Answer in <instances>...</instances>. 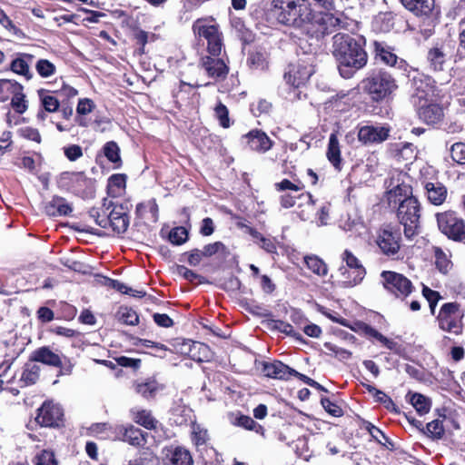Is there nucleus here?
I'll return each instance as SVG.
<instances>
[{
  "instance_id": "nucleus-1",
  "label": "nucleus",
  "mask_w": 465,
  "mask_h": 465,
  "mask_svg": "<svg viewBox=\"0 0 465 465\" xmlns=\"http://www.w3.org/2000/svg\"><path fill=\"white\" fill-rule=\"evenodd\" d=\"M365 38L338 33L332 37L331 53L338 63L340 74L350 79L354 74L363 68L368 62V54L364 49Z\"/></svg>"
},
{
  "instance_id": "nucleus-2",
  "label": "nucleus",
  "mask_w": 465,
  "mask_h": 465,
  "mask_svg": "<svg viewBox=\"0 0 465 465\" xmlns=\"http://www.w3.org/2000/svg\"><path fill=\"white\" fill-rule=\"evenodd\" d=\"M354 25V20L341 11H314L310 6V15L303 27L307 34L321 40L331 33L343 29L349 31Z\"/></svg>"
},
{
  "instance_id": "nucleus-3",
  "label": "nucleus",
  "mask_w": 465,
  "mask_h": 465,
  "mask_svg": "<svg viewBox=\"0 0 465 465\" xmlns=\"http://www.w3.org/2000/svg\"><path fill=\"white\" fill-rule=\"evenodd\" d=\"M361 88L375 103H388L398 90L396 79L387 71L377 69L370 72L361 82Z\"/></svg>"
},
{
  "instance_id": "nucleus-4",
  "label": "nucleus",
  "mask_w": 465,
  "mask_h": 465,
  "mask_svg": "<svg viewBox=\"0 0 465 465\" xmlns=\"http://www.w3.org/2000/svg\"><path fill=\"white\" fill-rule=\"evenodd\" d=\"M270 12L279 24L302 28L310 15V5L306 0H272Z\"/></svg>"
},
{
  "instance_id": "nucleus-5",
  "label": "nucleus",
  "mask_w": 465,
  "mask_h": 465,
  "mask_svg": "<svg viewBox=\"0 0 465 465\" xmlns=\"http://www.w3.org/2000/svg\"><path fill=\"white\" fill-rule=\"evenodd\" d=\"M58 188L70 192L82 198L93 197L94 180L83 172H63L56 179Z\"/></svg>"
},
{
  "instance_id": "nucleus-6",
  "label": "nucleus",
  "mask_w": 465,
  "mask_h": 465,
  "mask_svg": "<svg viewBox=\"0 0 465 465\" xmlns=\"http://www.w3.org/2000/svg\"><path fill=\"white\" fill-rule=\"evenodd\" d=\"M397 217L404 227L405 237L411 239L418 234L420 218V204L417 198L410 196L399 203Z\"/></svg>"
},
{
  "instance_id": "nucleus-7",
  "label": "nucleus",
  "mask_w": 465,
  "mask_h": 465,
  "mask_svg": "<svg viewBox=\"0 0 465 465\" xmlns=\"http://www.w3.org/2000/svg\"><path fill=\"white\" fill-rule=\"evenodd\" d=\"M435 217L441 233L451 241L465 244V221L456 212L437 213Z\"/></svg>"
},
{
  "instance_id": "nucleus-8",
  "label": "nucleus",
  "mask_w": 465,
  "mask_h": 465,
  "mask_svg": "<svg viewBox=\"0 0 465 465\" xmlns=\"http://www.w3.org/2000/svg\"><path fill=\"white\" fill-rule=\"evenodd\" d=\"M375 242L381 254L399 259L401 247V232L399 228L386 226L379 230Z\"/></svg>"
},
{
  "instance_id": "nucleus-9",
  "label": "nucleus",
  "mask_w": 465,
  "mask_h": 465,
  "mask_svg": "<svg viewBox=\"0 0 465 465\" xmlns=\"http://www.w3.org/2000/svg\"><path fill=\"white\" fill-rule=\"evenodd\" d=\"M29 359L31 361L60 368V374L62 375L71 374L74 368V364L66 356L54 352L48 346H43L35 350Z\"/></svg>"
},
{
  "instance_id": "nucleus-10",
  "label": "nucleus",
  "mask_w": 465,
  "mask_h": 465,
  "mask_svg": "<svg viewBox=\"0 0 465 465\" xmlns=\"http://www.w3.org/2000/svg\"><path fill=\"white\" fill-rule=\"evenodd\" d=\"M462 314L460 304L457 302L444 303L437 316L438 324L440 330L455 335L462 332Z\"/></svg>"
},
{
  "instance_id": "nucleus-11",
  "label": "nucleus",
  "mask_w": 465,
  "mask_h": 465,
  "mask_svg": "<svg viewBox=\"0 0 465 465\" xmlns=\"http://www.w3.org/2000/svg\"><path fill=\"white\" fill-rule=\"evenodd\" d=\"M349 269L341 267L339 272L343 277L341 285L345 288L353 287L361 282L366 271L360 260L349 250H345L341 255Z\"/></svg>"
},
{
  "instance_id": "nucleus-12",
  "label": "nucleus",
  "mask_w": 465,
  "mask_h": 465,
  "mask_svg": "<svg viewBox=\"0 0 465 465\" xmlns=\"http://www.w3.org/2000/svg\"><path fill=\"white\" fill-rule=\"evenodd\" d=\"M35 420L41 427L59 428L64 425V410L58 403L46 401L37 409Z\"/></svg>"
},
{
  "instance_id": "nucleus-13",
  "label": "nucleus",
  "mask_w": 465,
  "mask_h": 465,
  "mask_svg": "<svg viewBox=\"0 0 465 465\" xmlns=\"http://www.w3.org/2000/svg\"><path fill=\"white\" fill-rule=\"evenodd\" d=\"M383 287L398 298H405L414 289L412 282L403 274L383 271L381 274Z\"/></svg>"
},
{
  "instance_id": "nucleus-14",
  "label": "nucleus",
  "mask_w": 465,
  "mask_h": 465,
  "mask_svg": "<svg viewBox=\"0 0 465 465\" xmlns=\"http://www.w3.org/2000/svg\"><path fill=\"white\" fill-rule=\"evenodd\" d=\"M280 203L285 209L293 207L295 204L300 209L304 205L306 210H301L297 213L301 220L307 221L313 212L315 202L310 193H302L298 195H293L292 193H284L280 196Z\"/></svg>"
},
{
  "instance_id": "nucleus-15",
  "label": "nucleus",
  "mask_w": 465,
  "mask_h": 465,
  "mask_svg": "<svg viewBox=\"0 0 465 465\" xmlns=\"http://www.w3.org/2000/svg\"><path fill=\"white\" fill-rule=\"evenodd\" d=\"M193 32L207 40L208 52L219 55L223 48V40L219 28L215 25H203L199 20L193 25Z\"/></svg>"
},
{
  "instance_id": "nucleus-16",
  "label": "nucleus",
  "mask_w": 465,
  "mask_h": 465,
  "mask_svg": "<svg viewBox=\"0 0 465 465\" xmlns=\"http://www.w3.org/2000/svg\"><path fill=\"white\" fill-rule=\"evenodd\" d=\"M413 94L412 103L419 105L431 101L435 96V81L429 75L419 74L412 80Z\"/></svg>"
},
{
  "instance_id": "nucleus-17",
  "label": "nucleus",
  "mask_w": 465,
  "mask_h": 465,
  "mask_svg": "<svg viewBox=\"0 0 465 465\" xmlns=\"http://www.w3.org/2000/svg\"><path fill=\"white\" fill-rule=\"evenodd\" d=\"M372 45L376 61H380L388 66L407 71L408 64L406 61L402 58H399L385 43L374 41Z\"/></svg>"
},
{
  "instance_id": "nucleus-18",
  "label": "nucleus",
  "mask_w": 465,
  "mask_h": 465,
  "mask_svg": "<svg viewBox=\"0 0 465 465\" xmlns=\"http://www.w3.org/2000/svg\"><path fill=\"white\" fill-rule=\"evenodd\" d=\"M313 73L314 69L311 64L298 63L289 66V71L284 74V79L293 87H300L307 83Z\"/></svg>"
},
{
  "instance_id": "nucleus-19",
  "label": "nucleus",
  "mask_w": 465,
  "mask_h": 465,
  "mask_svg": "<svg viewBox=\"0 0 465 465\" xmlns=\"http://www.w3.org/2000/svg\"><path fill=\"white\" fill-rule=\"evenodd\" d=\"M163 465H193L191 452L182 446H168L163 449Z\"/></svg>"
},
{
  "instance_id": "nucleus-20",
  "label": "nucleus",
  "mask_w": 465,
  "mask_h": 465,
  "mask_svg": "<svg viewBox=\"0 0 465 465\" xmlns=\"http://www.w3.org/2000/svg\"><path fill=\"white\" fill-rule=\"evenodd\" d=\"M390 128L385 126L364 125L358 131V139L363 144L381 143L388 139Z\"/></svg>"
},
{
  "instance_id": "nucleus-21",
  "label": "nucleus",
  "mask_w": 465,
  "mask_h": 465,
  "mask_svg": "<svg viewBox=\"0 0 465 465\" xmlns=\"http://www.w3.org/2000/svg\"><path fill=\"white\" fill-rule=\"evenodd\" d=\"M242 139L245 140L250 150L259 153H265L273 145V142L266 133L260 129L251 130L248 134L242 136Z\"/></svg>"
},
{
  "instance_id": "nucleus-22",
  "label": "nucleus",
  "mask_w": 465,
  "mask_h": 465,
  "mask_svg": "<svg viewBox=\"0 0 465 465\" xmlns=\"http://www.w3.org/2000/svg\"><path fill=\"white\" fill-rule=\"evenodd\" d=\"M109 223V227L118 234L126 232L129 226L128 208L124 204H115L111 209V218L106 220Z\"/></svg>"
},
{
  "instance_id": "nucleus-23",
  "label": "nucleus",
  "mask_w": 465,
  "mask_h": 465,
  "mask_svg": "<svg viewBox=\"0 0 465 465\" xmlns=\"http://www.w3.org/2000/svg\"><path fill=\"white\" fill-rule=\"evenodd\" d=\"M202 66L208 76L216 81L225 79L229 72V67L221 58L204 56L202 58Z\"/></svg>"
},
{
  "instance_id": "nucleus-24",
  "label": "nucleus",
  "mask_w": 465,
  "mask_h": 465,
  "mask_svg": "<svg viewBox=\"0 0 465 465\" xmlns=\"http://www.w3.org/2000/svg\"><path fill=\"white\" fill-rule=\"evenodd\" d=\"M292 368L281 361H273L272 362H262V371L264 376L276 380L288 381L291 378Z\"/></svg>"
},
{
  "instance_id": "nucleus-25",
  "label": "nucleus",
  "mask_w": 465,
  "mask_h": 465,
  "mask_svg": "<svg viewBox=\"0 0 465 465\" xmlns=\"http://www.w3.org/2000/svg\"><path fill=\"white\" fill-rule=\"evenodd\" d=\"M34 59L35 55L33 54L19 53L11 62L10 70L16 74L24 76L26 80H31L33 78V73L30 66L33 64Z\"/></svg>"
},
{
  "instance_id": "nucleus-26",
  "label": "nucleus",
  "mask_w": 465,
  "mask_h": 465,
  "mask_svg": "<svg viewBox=\"0 0 465 465\" xmlns=\"http://www.w3.org/2000/svg\"><path fill=\"white\" fill-rule=\"evenodd\" d=\"M416 106L420 119L427 124H436L443 118V110L437 104L422 103Z\"/></svg>"
},
{
  "instance_id": "nucleus-27",
  "label": "nucleus",
  "mask_w": 465,
  "mask_h": 465,
  "mask_svg": "<svg viewBox=\"0 0 465 465\" xmlns=\"http://www.w3.org/2000/svg\"><path fill=\"white\" fill-rule=\"evenodd\" d=\"M73 207L65 198L54 195L45 204V213L48 216H68L72 213Z\"/></svg>"
},
{
  "instance_id": "nucleus-28",
  "label": "nucleus",
  "mask_w": 465,
  "mask_h": 465,
  "mask_svg": "<svg viewBox=\"0 0 465 465\" xmlns=\"http://www.w3.org/2000/svg\"><path fill=\"white\" fill-rule=\"evenodd\" d=\"M424 189L427 199L431 204L440 205L445 202L448 191L443 183L438 181L427 182L424 184Z\"/></svg>"
},
{
  "instance_id": "nucleus-29",
  "label": "nucleus",
  "mask_w": 465,
  "mask_h": 465,
  "mask_svg": "<svg viewBox=\"0 0 465 465\" xmlns=\"http://www.w3.org/2000/svg\"><path fill=\"white\" fill-rule=\"evenodd\" d=\"M448 54L444 45H435L427 54V62L430 69L434 72H441L447 62Z\"/></svg>"
},
{
  "instance_id": "nucleus-30",
  "label": "nucleus",
  "mask_w": 465,
  "mask_h": 465,
  "mask_svg": "<svg viewBox=\"0 0 465 465\" xmlns=\"http://www.w3.org/2000/svg\"><path fill=\"white\" fill-rule=\"evenodd\" d=\"M115 206V203L107 199H104L101 207H93L89 211V215L94 219L97 225L102 228H108L109 223L106 220L111 218V209Z\"/></svg>"
},
{
  "instance_id": "nucleus-31",
  "label": "nucleus",
  "mask_w": 465,
  "mask_h": 465,
  "mask_svg": "<svg viewBox=\"0 0 465 465\" xmlns=\"http://www.w3.org/2000/svg\"><path fill=\"white\" fill-rule=\"evenodd\" d=\"M148 433L143 431L141 429L129 425L124 427L122 440L129 444L136 447H142L146 444Z\"/></svg>"
},
{
  "instance_id": "nucleus-32",
  "label": "nucleus",
  "mask_w": 465,
  "mask_h": 465,
  "mask_svg": "<svg viewBox=\"0 0 465 465\" xmlns=\"http://www.w3.org/2000/svg\"><path fill=\"white\" fill-rule=\"evenodd\" d=\"M401 2L405 8L416 15H427L434 6V0H401Z\"/></svg>"
},
{
  "instance_id": "nucleus-33",
  "label": "nucleus",
  "mask_w": 465,
  "mask_h": 465,
  "mask_svg": "<svg viewBox=\"0 0 465 465\" xmlns=\"http://www.w3.org/2000/svg\"><path fill=\"white\" fill-rule=\"evenodd\" d=\"M329 162L338 170L341 169V157L340 143L336 133H331L329 137L328 149L326 153Z\"/></svg>"
},
{
  "instance_id": "nucleus-34",
  "label": "nucleus",
  "mask_w": 465,
  "mask_h": 465,
  "mask_svg": "<svg viewBox=\"0 0 465 465\" xmlns=\"http://www.w3.org/2000/svg\"><path fill=\"white\" fill-rule=\"evenodd\" d=\"M406 397L420 415L427 414L430 411L431 400L425 395L410 391Z\"/></svg>"
},
{
  "instance_id": "nucleus-35",
  "label": "nucleus",
  "mask_w": 465,
  "mask_h": 465,
  "mask_svg": "<svg viewBox=\"0 0 465 465\" xmlns=\"http://www.w3.org/2000/svg\"><path fill=\"white\" fill-rule=\"evenodd\" d=\"M135 391L145 399L153 398L160 390V385L155 380L146 379L134 384Z\"/></svg>"
},
{
  "instance_id": "nucleus-36",
  "label": "nucleus",
  "mask_w": 465,
  "mask_h": 465,
  "mask_svg": "<svg viewBox=\"0 0 465 465\" xmlns=\"http://www.w3.org/2000/svg\"><path fill=\"white\" fill-rule=\"evenodd\" d=\"M20 90H24V87L15 80L0 79V102L7 101L10 96Z\"/></svg>"
},
{
  "instance_id": "nucleus-37",
  "label": "nucleus",
  "mask_w": 465,
  "mask_h": 465,
  "mask_svg": "<svg viewBox=\"0 0 465 465\" xmlns=\"http://www.w3.org/2000/svg\"><path fill=\"white\" fill-rule=\"evenodd\" d=\"M134 420L136 423L143 426L147 430L155 429L157 420L153 417L152 412L148 410H132Z\"/></svg>"
},
{
  "instance_id": "nucleus-38",
  "label": "nucleus",
  "mask_w": 465,
  "mask_h": 465,
  "mask_svg": "<svg viewBox=\"0 0 465 465\" xmlns=\"http://www.w3.org/2000/svg\"><path fill=\"white\" fill-rule=\"evenodd\" d=\"M103 152L107 160L118 168L122 164V159L120 156V148L114 141L105 143L103 147Z\"/></svg>"
},
{
  "instance_id": "nucleus-39",
  "label": "nucleus",
  "mask_w": 465,
  "mask_h": 465,
  "mask_svg": "<svg viewBox=\"0 0 465 465\" xmlns=\"http://www.w3.org/2000/svg\"><path fill=\"white\" fill-rule=\"evenodd\" d=\"M409 193H411V187L401 183L396 185L393 189L388 192V202L389 204L392 203L397 204L400 203L406 197H410Z\"/></svg>"
},
{
  "instance_id": "nucleus-40",
  "label": "nucleus",
  "mask_w": 465,
  "mask_h": 465,
  "mask_svg": "<svg viewBox=\"0 0 465 465\" xmlns=\"http://www.w3.org/2000/svg\"><path fill=\"white\" fill-rule=\"evenodd\" d=\"M234 425L244 428L249 430H253L258 434L264 435V428L257 423L252 418L247 415H240L233 422Z\"/></svg>"
},
{
  "instance_id": "nucleus-41",
  "label": "nucleus",
  "mask_w": 465,
  "mask_h": 465,
  "mask_svg": "<svg viewBox=\"0 0 465 465\" xmlns=\"http://www.w3.org/2000/svg\"><path fill=\"white\" fill-rule=\"evenodd\" d=\"M305 263L313 273L319 276H325L328 273L326 263L316 255L306 256Z\"/></svg>"
},
{
  "instance_id": "nucleus-42",
  "label": "nucleus",
  "mask_w": 465,
  "mask_h": 465,
  "mask_svg": "<svg viewBox=\"0 0 465 465\" xmlns=\"http://www.w3.org/2000/svg\"><path fill=\"white\" fill-rule=\"evenodd\" d=\"M106 282L109 287L120 292L121 293L129 294L131 296L139 298H142L146 294L145 291L134 290L117 280L106 278Z\"/></svg>"
},
{
  "instance_id": "nucleus-43",
  "label": "nucleus",
  "mask_w": 465,
  "mask_h": 465,
  "mask_svg": "<svg viewBox=\"0 0 465 465\" xmlns=\"http://www.w3.org/2000/svg\"><path fill=\"white\" fill-rule=\"evenodd\" d=\"M171 415L173 423L179 426L185 425L192 419V410L184 406H177L172 410Z\"/></svg>"
},
{
  "instance_id": "nucleus-44",
  "label": "nucleus",
  "mask_w": 465,
  "mask_h": 465,
  "mask_svg": "<svg viewBox=\"0 0 465 465\" xmlns=\"http://www.w3.org/2000/svg\"><path fill=\"white\" fill-rule=\"evenodd\" d=\"M434 253L436 268L443 274L448 273L452 268L449 255L439 247L435 249Z\"/></svg>"
},
{
  "instance_id": "nucleus-45",
  "label": "nucleus",
  "mask_w": 465,
  "mask_h": 465,
  "mask_svg": "<svg viewBox=\"0 0 465 465\" xmlns=\"http://www.w3.org/2000/svg\"><path fill=\"white\" fill-rule=\"evenodd\" d=\"M209 347L200 341H193L191 347L189 358L195 361H203L208 358Z\"/></svg>"
},
{
  "instance_id": "nucleus-46",
  "label": "nucleus",
  "mask_w": 465,
  "mask_h": 465,
  "mask_svg": "<svg viewBox=\"0 0 465 465\" xmlns=\"http://www.w3.org/2000/svg\"><path fill=\"white\" fill-rule=\"evenodd\" d=\"M40 373V368L37 365H26L24 369L20 381L25 386L35 384Z\"/></svg>"
},
{
  "instance_id": "nucleus-47",
  "label": "nucleus",
  "mask_w": 465,
  "mask_h": 465,
  "mask_svg": "<svg viewBox=\"0 0 465 465\" xmlns=\"http://www.w3.org/2000/svg\"><path fill=\"white\" fill-rule=\"evenodd\" d=\"M41 103L45 111L49 113L56 112L59 108V101L56 97L49 94L47 91L41 89L38 91Z\"/></svg>"
},
{
  "instance_id": "nucleus-48",
  "label": "nucleus",
  "mask_w": 465,
  "mask_h": 465,
  "mask_svg": "<svg viewBox=\"0 0 465 465\" xmlns=\"http://www.w3.org/2000/svg\"><path fill=\"white\" fill-rule=\"evenodd\" d=\"M118 315L119 321L124 324L135 326L139 323V316L132 308H120Z\"/></svg>"
},
{
  "instance_id": "nucleus-49",
  "label": "nucleus",
  "mask_w": 465,
  "mask_h": 465,
  "mask_svg": "<svg viewBox=\"0 0 465 465\" xmlns=\"http://www.w3.org/2000/svg\"><path fill=\"white\" fill-rule=\"evenodd\" d=\"M444 427L442 421L434 420L426 425L424 433L432 440H440L444 435Z\"/></svg>"
},
{
  "instance_id": "nucleus-50",
  "label": "nucleus",
  "mask_w": 465,
  "mask_h": 465,
  "mask_svg": "<svg viewBox=\"0 0 465 465\" xmlns=\"http://www.w3.org/2000/svg\"><path fill=\"white\" fill-rule=\"evenodd\" d=\"M35 70L43 78H48L56 72L55 65L47 59H39L35 64Z\"/></svg>"
},
{
  "instance_id": "nucleus-51",
  "label": "nucleus",
  "mask_w": 465,
  "mask_h": 465,
  "mask_svg": "<svg viewBox=\"0 0 465 465\" xmlns=\"http://www.w3.org/2000/svg\"><path fill=\"white\" fill-rule=\"evenodd\" d=\"M188 231L183 226L172 229L169 232V241L174 245H182L188 240Z\"/></svg>"
},
{
  "instance_id": "nucleus-52",
  "label": "nucleus",
  "mask_w": 465,
  "mask_h": 465,
  "mask_svg": "<svg viewBox=\"0 0 465 465\" xmlns=\"http://www.w3.org/2000/svg\"><path fill=\"white\" fill-rule=\"evenodd\" d=\"M11 106L19 114H24L27 110L28 105L24 90H20L14 94L11 99Z\"/></svg>"
},
{
  "instance_id": "nucleus-53",
  "label": "nucleus",
  "mask_w": 465,
  "mask_h": 465,
  "mask_svg": "<svg viewBox=\"0 0 465 465\" xmlns=\"http://www.w3.org/2000/svg\"><path fill=\"white\" fill-rule=\"evenodd\" d=\"M376 28L380 31L389 32L393 28V15L391 13L380 14L374 22Z\"/></svg>"
},
{
  "instance_id": "nucleus-54",
  "label": "nucleus",
  "mask_w": 465,
  "mask_h": 465,
  "mask_svg": "<svg viewBox=\"0 0 465 465\" xmlns=\"http://www.w3.org/2000/svg\"><path fill=\"white\" fill-rule=\"evenodd\" d=\"M193 341H194L186 339H175L172 343L173 352L189 357L191 352V347L192 344H193Z\"/></svg>"
},
{
  "instance_id": "nucleus-55",
  "label": "nucleus",
  "mask_w": 465,
  "mask_h": 465,
  "mask_svg": "<svg viewBox=\"0 0 465 465\" xmlns=\"http://www.w3.org/2000/svg\"><path fill=\"white\" fill-rule=\"evenodd\" d=\"M247 64L252 69H264L266 67L265 55L261 52H251L247 58Z\"/></svg>"
},
{
  "instance_id": "nucleus-56",
  "label": "nucleus",
  "mask_w": 465,
  "mask_h": 465,
  "mask_svg": "<svg viewBox=\"0 0 465 465\" xmlns=\"http://www.w3.org/2000/svg\"><path fill=\"white\" fill-rule=\"evenodd\" d=\"M272 328L296 340H302V335L293 330L292 324L281 320L272 321Z\"/></svg>"
},
{
  "instance_id": "nucleus-57",
  "label": "nucleus",
  "mask_w": 465,
  "mask_h": 465,
  "mask_svg": "<svg viewBox=\"0 0 465 465\" xmlns=\"http://www.w3.org/2000/svg\"><path fill=\"white\" fill-rule=\"evenodd\" d=\"M215 117L218 119L220 125L223 128H228L231 125L229 118V111L227 107L219 102L214 108Z\"/></svg>"
},
{
  "instance_id": "nucleus-58",
  "label": "nucleus",
  "mask_w": 465,
  "mask_h": 465,
  "mask_svg": "<svg viewBox=\"0 0 465 465\" xmlns=\"http://www.w3.org/2000/svg\"><path fill=\"white\" fill-rule=\"evenodd\" d=\"M422 295L429 302L431 314H434L436 306L438 302L441 299V296L438 292L433 291L427 286H423Z\"/></svg>"
},
{
  "instance_id": "nucleus-59",
  "label": "nucleus",
  "mask_w": 465,
  "mask_h": 465,
  "mask_svg": "<svg viewBox=\"0 0 465 465\" xmlns=\"http://www.w3.org/2000/svg\"><path fill=\"white\" fill-rule=\"evenodd\" d=\"M452 160L459 164H465V143H455L450 147Z\"/></svg>"
},
{
  "instance_id": "nucleus-60",
  "label": "nucleus",
  "mask_w": 465,
  "mask_h": 465,
  "mask_svg": "<svg viewBox=\"0 0 465 465\" xmlns=\"http://www.w3.org/2000/svg\"><path fill=\"white\" fill-rule=\"evenodd\" d=\"M204 257H211L218 252L226 254L228 252L227 247L222 242H215L213 243L206 244L202 251Z\"/></svg>"
},
{
  "instance_id": "nucleus-61",
  "label": "nucleus",
  "mask_w": 465,
  "mask_h": 465,
  "mask_svg": "<svg viewBox=\"0 0 465 465\" xmlns=\"http://www.w3.org/2000/svg\"><path fill=\"white\" fill-rule=\"evenodd\" d=\"M124 427L123 425L108 423L105 432L102 435V439L112 440H122Z\"/></svg>"
},
{
  "instance_id": "nucleus-62",
  "label": "nucleus",
  "mask_w": 465,
  "mask_h": 465,
  "mask_svg": "<svg viewBox=\"0 0 465 465\" xmlns=\"http://www.w3.org/2000/svg\"><path fill=\"white\" fill-rule=\"evenodd\" d=\"M208 439L207 430L201 428L199 425L193 426L192 440L197 447L205 445Z\"/></svg>"
},
{
  "instance_id": "nucleus-63",
  "label": "nucleus",
  "mask_w": 465,
  "mask_h": 465,
  "mask_svg": "<svg viewBox=\"0 0 465 465\" xmlns=\"http://www.w3.org/2000/svg\"><path fill=\"white\" fill-rule=\"evenodd\" d=\"M321 403L323 409L333 417H341L343 414L342 409L329 398H322Z\"/></svg>"
},
{
  "instance_id": "nucleus-64",
  "label": "nucleus",
  "mask_w": 465,
  "mask_h": 465,
  "mask_svg": "<svg viewBox=\"0 0 465 465\" xmlns=\"http://www.w3.org/2000/svg\"><path fill=\"white\" fill-rule=\"evenodd\" d=\"M35 465H57L54 452L43 450L35 457Z\"/></svg>"
}]
</instances>
